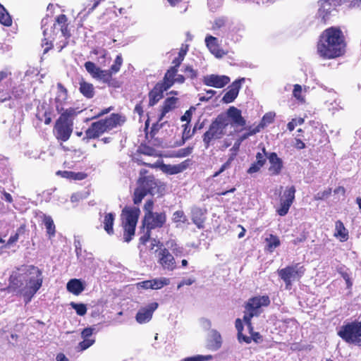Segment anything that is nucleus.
<instances>
[{
	"label": "nucleus",
	"mask_w": 361,
	"mask_h": 361,
	"mask_svg": "<svg viewBox=\"0 0 361 361\" xmlns=\"http://www.w3.org/2000/svg\"><path fill=\"white\" fill-rule=\"evenodd\" d=\"M42 281V271L37 267L22 266L10 276L8 290L16 295H23L27 303L41 288Z\"/></svg>",
	"instance_id": "f257e3e1"
},
{
	"label": "nucleus",
	"mask_w": 361,
	"mask_h": 361,
	"mask_svg": "<svg viewBox=\"0 0 361 361\" xmlns=\"http://www.w3.org/2000/svg\"><path fill=\"white\" fill-rule=\"evenodd\" d=\"M343 36L339 29L330 27L323 32L317 43V53L323 59H334L344 52Z\"/></svg>",
	"instance_id": "f03ea898"
},
{
	"label": "nucleus",
	"mask_w": 361,
	"mask_h": 361,
	"mask_svg": "<svg viewBox=\"0 0 361 361\" xmlns=\"http://www.w3.org/2000/svg\"><path fill=\"white\" fill-rule=\"evenodd\" d=\"M147 170L140 171V177L137 181V188L134 192L133 202L135 204H140L147 195H161L166 190V185L156 179L153 176H146Z\"/></svg>",
	"instance_id": "7ed1b4c3"
},
{
	"label": "nucleus",
	"mask_w": 361,
	"mask_h": 361,
	"mask_svg": "<svg viewBox=\"0 0 361 361\" xmlns=\"http://www.w3.org/2000/svg\"><path fill=\"white\" fill-rule=\"evenodd\" d=\"M80 111L68 108L63 111L57 119L54 126V133L58 140L67 141L73 131V118Z\"/></svg>",
	"instance_id": "20e7f679"
},
{
	"label": "nucleus",
	"mask_w": 361,
	"mask_h": 361,
	"mask_svg": "<svg viewBox=\"0 0 361 361\" xmlns=\"http://www.w3.org/2000/svg\"><path fill=\"white\" fill-rule=\"evenodd\" d=\"M228 121L224 115H219L209 125L208 130L202 135V141L206 149L213 145L226 134Z\"/></svg>",
	"instance_id": "39448f33"
},
{
	"label": "nucleus",
	"mask_w": 361,
	"mask_h": 361,
	"mask_svg": "<svg viewBox=\"0 0 361 361\" xmlns=\"http://www.w3.org/2000/svg\"><path fill=\"white\" fill-rule=\"evenodd\" d=\"M269 304L270 300L267 295L257 296L248 300L245 305L243 320L250 330H252L251 319L261 313L262 307H267Z\"/></svg>",
	"instance_id": "423d86ee"
},
{
	"label": "nucleus",
	"mask_w": 361,
	"mask_h": 361,
	"mask_svg": "<svg viewBox=\"0 0 361 361\" xmlns=\"http://www.w3.org/2000/svg\"><path fill=\"white\" fill-rule=\"evenodd\" d=\"M139 214L140 209L138 208L123 210L121 220L124 228L123 238L125 242L129 243L134 236Z\"/></svg>",
	"instance_id": "0eeeda50"
},
{
	"label": "nucleus",
	"mask_w": 361,
	"mask_h": 361,
	"mask_svg": "<svg viewBox=\"0 0 361 361\" xmlns=\"http://www.w3.org/2000/svg\"><path fill=\"white\" fill-rule=\"evenodd\" d=\"M166 220L165 213L155 212L151 216H145L142 221L143 231H145V234L140 238V243L145 244L146 242L150 238V231L152 229L161 228L164 226Z\"/></svg>",
	"instance_id": "6e6552de"
},
{
	"label": "nucleus",
	"mask_w": 361,
	"mask_h": 361,
	"mask_svg": "<svg viewBox=\"0 0 361 361\" xmlns=\"http://www.w3.org/2000/svg\"><path fill=\"white\" fill-rule=\"evenodd\" d=\"M338 334L347 343L361 345V321L351 322L343 326L338 331Z\"/></svg>",
	"instance_id": "1a4fd4ad"
},
{
	"label": "nucleus",
	"mask_w": 361,
	"mask_h": 361,
	"mask_svg": "<svg viewBox=\"0 0 361 361\" xmlns=\"http://www.w3.org/2000/svg\"><path fill=\"white\" fill-rule=\"evenodd\" d=\"M305 269L300 263H296L278 270L279 277L284 281L286 288H290L292 282L298 281L305 274Z\"/></svg>",
	"instance_id": "9d476101"
},
{
	"label": "nucleus",
	"mask_w": 361,
	"mask_h": 361,
	"mask_svg": "<svg viewBox=\"0 0 361 361\" xmlns=\"http://www.w3.org/2000/svg\"><path fill=\"white\" fill-rule=\"evenodd\" d=\"M158 263L163 269L173 271L176 269V262L174 256L169 250L161 245L156 251Z\"/></svg>",
	"instance_id": "9b49d317"
},
{
	"label": "nucleus",
	"mask_w": 361,
	"mask_h": 361,
	"mask_svg": "<svg viewBox=\"0 0 361 361\" xmlns=\"http://www.w3.org/2000/svg\"><path fill=\"white\" fill-rule=\"evenodd\" d=\"M295 188L294 186L286 188L280 199V207L277 209V214L283 216L287 214L288 210L295 200Z\"/></svg>",
	"instance_id": "f8f14e48"
},
{
	"label": "nucleus",
	"mask_w": 361,
	"mask_h": 361,
	"mask_svg": "<svg viewBox=\"0 0 361 361\" xmlns=\"http://www.w3.org/2000/svg\"><path fill=\"white\" fill-rule=\"evenodd\" d=\"M109 130L103 119L94 122L85 131V137L83 140L94 139L99 137L102 133L108 132Z\"/></svg>",
	"instance_id": "ddd939ff"
},
{
	"label": "nucleus",
	"mask_w": 361,
	"mask_h": 361,
	"mask_svg": "<svg viewBox=\"0 0 361 361\" xmlns=\"http://www.w3.org/2000/svg\"><path fill=\"white\" fill-rule=\"evenodd\" d=\"M226 116L228 126L231 121L234 126H244L246 124L245 118L242 116L241 111L235 106H230L226 114H221Z\"/></svg>",
	"instance_id": "4468645a"
},
{
	"label": "nucleus",
	"mask_w": 361,
	"mask_h": 361,
	"mask_svg": "<svg viewBox=\"0 0 361 361\" xmlns=\"http://www.w3.org/2000/svg\"><path fill=\"white\" fill-rule=\"evenodd\" d=\"M230 82V78L226 75H208L204 77V85L216 88H221Z\"/></svg>",
	"instance_id": "2eb2a0df"
},
{
	"label": "nucleus",
	"mask_w": 361,
	"mask_h": 361,
	"mask_svg": "<svg viewBox=\"0 0 361 361\" xmlns=\"http://www.w3.org/2000/svg\"><path fill=\"white\" fill-rule=\"evenodd\" d=\"M94 330V328L87 327L82 331L81 338L82 341L77 346L78 351L85 350L95 343V338L92 337Z\"/></svg>",
	"instance_id": "dca6fc26"
},
{
	"label": "nucleus",
	"mask_w": 361,
	"mask_h": 361,
	"mask_svg": "<svg viewBox=\"0 0 361 361\" xmlns=\"http://www.w3.org/2000/svg\"><path fill=\"white\" fill-rule=\"evenodd\" d=\"M244 82V78H242L233 82L232 84L228 87V92L223 97L222 102L226 104L233 102L237 97L239 90L241 88V85Z\"/></svg>",
	"instance_id": "f3484780"
},
{
	"label": "nucleus",
	"mask_w": 361,
	"mask_h": 361,
	"mask_svg": "<svg viewBox=\"0 0 361 361\" xmlns=\"http://www.w3.org/2000/svg\"><path fill=\"white\" fill-rule=\"evenodd\" d=\"M158 307L157 302H152L141 308L136 314V321L140 324L147 323L151 320L153 312Z\"/></svg>",
	"instance_id": "a211bd4d"
},
{
	"label": "nucleus",
	"mask_w": 361,
	"mask_h": 361,
	"mask_svg": "<svg viewBox=\"0 0 361 361\" xmlns=\"http://www.w3.org/2000/svg\"><path fill=\"white\" fill-rule=\"evenodd\" d=\"M57 89L58 91L55 98L56 109L59 113H62L65 111L63 105L68 99V92L61 83L57 84Z\"/></svg>",
	"instance_id": "6ab92c4d"
},
{
	"label": "nucleus",
	"mask_w": 361,
	"mask_h": 361,
	"mask_svg": "<svg viewBox=\"0 0 361 361\" xmlns=\"http://www.w3.org/2000/svg\"><path fill=\"white\" fill-rule=\"evenodd\" d=\"M205 43L211 53L216 57L221 58L226 55V52L219 48L217 38L212 35H207L205 37Z\"/></svg>",
	"instance_id": "aec40b11"
},
{
	"label": "nucleus",
	"mask_w": 361,
	"mask_h": 361,
	"mask_svg": "<svg viewBox=\"0 0 361 361\" xmlns=\"http://www.w3.org/2000/svg\"><path fill=\"white\" fill-rule=\"evenodd\" d=\"M191 219L193 224L199 228H204V222L206 221L205 212L199 207H192L191 209Z\"/></svg>",
	"instance_id": "412c9836"
},
{
	"label": "nucleus",
	"mask_w": 361,
	"mask_h": 361,
	"mask_svg": "<svg viewBox=\"0 0 361 361\" xmlns=\"http://www.w3.org/2000/svg\"><path fill=\"white\" fill-rule=\"evenodd\" d=\"M267 158L270 163V166L269 168L270 174L272 176L279 175L283 168L282 160L274 152L271 153Z\"/></svg>",
	"instance_id": "4be33fe9"
},
{
	"label": "nucleus",
	"mask_w": 361,
	"mask_h": 361,
	"mask_svg": "<svg viewBox=\"0 0 361 361\" xmlns=\"http://www.w3.org/2000/svg\"><path fill=\"white\" fill-rule=\"evenodd\" d=\"M42 29H43V35L44 39H42V47H44V53H47L51 47V39H52V27H49L47 26V23H44V20H42Z\"/></svg>",
	"instance_id": "5701e85b"
},
{
	"label": "nucleus",
	"mask_w": 361,
	"mask_h": 361,
	"mask_svg": "<svg viewBox=\"0 0 361 361\" xmlns=\"http://www.w3.org/2000/svg\"><path fill=\"white\" fill-rule=\"evenodd\" d=\"M103 120L109 131L123 124L126 121V118L118 114H112L109 117Z\"/></svg>",
	"instance_id": "b1692460"
},
{
	"label": "nucleus",
	"mask_w": 361,
	"mask_h": 361,
	"mask_svg": "<svg viewBox=\"0 0 361 361\" xmlns=\"http://www.w3.org/2000/svg\"><path fill=\"white\" fill-rule=\"evenodd\" d=\"M164 91H166V88L157 83L149 93V106L155 105L163 97Z\"/></svg>",
	"instance_id": "393cba45"
},
{
	"label": "nucleus",
	"mask_w": 361,
	"mask_h": 361,
	"mask_svg": "<svg viewBox=\"0 0 361 361\" xmlns=\"http://www.w3.org/2000/svg\"><path fill=\"white\" fill-rule=\"evenodd\" d=\"M56 23L54 24V29H56V27L58 26L59 30L61 31V36L65 37L66 40L70 36L68 30L67 17L66 15L61 14L56 18Z\"/></svg>",
	"instance_id": "a878e982"
},
{
	"label": "nucleus",
	"mask_w": 361,
	"mask_h": 361,
	"mask_svg": "<svg viewBox=\"0 0 361 361\" xmlns=\"http://www.w3.org/2000/svg\"><path fill=\"white\" fill-rule=\"evenodd\" d=\"M178 72V69L176 67H171L165 74L164 80L161 82H158L161 87L169 90L175 82V77Z\"/></svg>",
	"instance_id": "bb28decb"
},
{
	"label": "nucleus",
	"mask_w": 361,
	"mask_h": 361,
	"mask_svg": "<svg viewBox=\"0 0 361 361\" xmlns=\"http://www.w3.org/2000/svg\"><path fill=\"white\" fill-rule=\"evenodd\" d=\"M221 334L214 329H212L209 335L208 346L209 348L216 350L221 346Z\"/></svg>",
	"instance_id": "cd10ccee"
},
{
	"label": "nucleus",
	"mask_w": 361,
	"mask_h": 361,
	"mask_svg": "<svg viewBox=\"0 0 361 361\" xmlns=\"http://www.w3.org/2000/svg\"><path fill=\"white\" fill-rule=\"evenodd\" d=\"M186 166H187L184 162L176 165L164 164L160 166V169L166 174L174 175L183 171L186 169Z\"/></svg>",
	"instance_id": "c85d7f7f"
},
{
	"label": "nucleus",
	"mask_w": 361,
	"mask_h": 361,
	"mask_svg": "<svg viewBox=\"0 0 361 361\" xmlns=\"http://www.w3.org/2000/svg\"><path fill=\"white\" fill-rule=\"evenodd\" d=\"M66 288L68 292L75 295H78L84 290L85 286L80 280L73 279L67 283Z\"/></svg>",
	"instance_id": "c756f323"
},
{
	"label": "nucleus",
	"mask_w": 361,
	"mask_h": 361,
	"mask_svg": "<svg viewBox=\"0 0 361 361\" xmlns=\"http://www.w3.org/2000/svg\"><path fill=\"white\" fill-rule=\"evenodd\" d=\"M177 102H178V99L176 97L167 98L164 101L159 121H161L167 113L175 109L177 106Z\"/></svg>",
	"instance_id": "7c9ffc66"
},
{
	"label": "nucleus",
	"mask_w": 361,
	"mask_h": 361,
	"mask_svg": "<svg viewBox=\"0 0 361 361\" xmlns=\"http://www.w3.org/2000/svg\"><path fill=\"white\" fill-rule=\"evenodd\" d=\"M56 175L68 180H82L87 177V174L83 172H74L70 171H58L56 172Z\"/></svg>",
	"instance_id": "2f4dec72"
},
{
	"label": "nucleus",
	"mask_w": 361,
	"mask_h": 361,
	"mask_svg": "<svg viewBox=\"0 0 361 361\" xmlns=\"http://www.w3.org/2000/svg\"><path fill=\"white\" fill-rule=\"evenodd\" d=\"M80 93L87 98H92L94 95V88L92 84L81 80L79 82Z\"/></svg>",
	"instance_id": "473e14b6"
},
{
	"label": "nucleus",
	"mask_w": 361,
	"mask_h": 361,
	"mask_svg": "<svg viewBox=\"0 0 361 361\" xmlns=\"http://www.w3.org/2000/svg\"><path fill=\"white\" fill-rule=\"evenodd\" d=\"M348 231L345 228L343 222L337 221L335 224L334 236L339 238L341 241H345L348 239Z\"/></svg>",
	"instance_id": "72a5a7b5"
},
{
	"label": "nucleus",
	"mask_w": 361,
	"mask_h": 361,
	"mask_svg": "<svg viewBox=\"0 0 361 361\" xmlns=\"http://www.w3.org/2000/svg\"><path fill=\"white\" fill-rule=\"evenodd\" d=\"M166 245V248L170 250L176 257L184 256V248L178 245L174 240H168Z\"/></svg>",
	"instance_id": "f704fd0d"
},
{
	"label": "nucleus",
	"mask_w": 361,
	"mask_h": 361,
	"mask_svg": "<svg viewBox=\"0 0 361 361\" xmlns=\"http://www.w3.org/2000/svg\"><path fill=\"white\" fill-rule=\"evenodd\" d=\"M235 328L238 330V338L239 342L250 343L251 342V338L243 334L242 331L243 330V325L242 321L240 319H237L235 320Z\"/></svg>",
	"instance_id": "c9c22d12"
},
{
	"label": "nucleus",
	"mask_w": 361,
	"mask_h": 361,
	"mask_svg": "<svg viewBox=\"0 0 361 361\" xmlns=\"http://www.w3.org/2000/svg\"><path fill=\"white\" fill-rule=\"evenodd\" d=\"M114 216L113 213H108L105 215L104 219V228L109 235L114 233L113 225Z\"/></svg>",
	"instance_id": "e433bc0d"
},
{
	"label": "nucleus",
	"mask_w": 361,
	"mask_h": 361,
	"mask_svg": "<svg viewBox=\"0 0 361 361\" xmlns=\"http://www.w3.org/2000/svg\"><path fill=\"white\" fill-rule=\"evenodd\" d=\"M44 224L47 229V233L49 238L54 236L56 229L54 221L50 216H44L43 219Z\"/></svg>",
	"instance_id": "4c0bfd02"
},
{
	"label": "nucleus",
	"mask_w": 361,
	"mask_h": 361,
	"mask_svg": "<svg viewBox=\"0 0 361 361\" xmlns=\"http://www.w3.org/2000/svg\"><path fill=\"white\" fill-rule=\"evenodd\" d=\"M0 23L10 26L12 23L11 18L6 8L0 4Z\"/></svg>",
	"instance_id": "58836bf2"
},
{
	"label": "nucleus",
	"mask_w": 361,
	"mask_h": 361,
	"mask_svg": "<svg viewBox=\"0 0 361 361\" xmlns=\"http://www.w3.org/2000/svg\"><path fill=\"white\" fill-rule=\"evenodd\" d=\"M170 280L165 277L157 278L152 279V285L153 290H158L164 287V286L169 285Z\"/></svg>",
	"instance_id": "ea45409f"
},
{
	"label": "nucleus",
	"mask_w": 361,
	"mask_h": 361,
	"mask_svg": "<svg viewBox=\"0 0 361 361\" xmlns=\"http://www.w3.org/2000/svg\"><path fill=\"white\" fill-rule=\"evenodd\" d=\"M172 220L176 224H189L187 216L182 210H178L173 214Z\"/></svg>",
	"instance_id": "a19ab883"
},
{
	"label": "nucleus",
	"mask_w": 361,
	"mask_h": 361,
	"mask_svg": "<svg viewBox=\"0 0 361 361\" xmlns=\"http://www.w3.org/2000/svg\"><path fill=\"white\" fill-rule=\"evenodd\" d=\"M274 113L269 112L265 114L262 117L261 122L258 124V126L260 128L261 130L263 129L265 126L271 123L274 121Z\"/></svg>",
	"instance_id": "79ce46f5"
},
{
	"label": "nucleus",
	"mask_w": 361,
	"mask_h": 361,
	"mask_svg": "<svg viewBox=\"0 0 361 361\" xmlns=\"http://www.w3.org/2000/svg\"><path fill=\"white\" fill-rule=\"evenodd\" d=\"M266 240L267 242L268 248L271 252L280 245L279 238L272 234H270L269 236L266 238Z\"/></svg>",
	"instance_id": "37998d69"
},
{
	"label": "nucleus",
	"mask_w": 361,
	"mask_h": 361,
	"mask_svg": "<svg viewBox=\"0 0 361 361\" xmlns=\"http://www.w3.org/2000/svg\"><path fill=\"white\" fill-rule=\"evenodd\" d=\"M85 68L87 71L92 75L93 78H96L100 68H98L93 62L87 61L85 63Z\"/></svg>",
	"instance_id": "c03bdc74"
},
{
	"label": "nucleus",
	"mask_w": 361,
	"mask_h": 361,
	"mask_svg": "<svg viewBox=\"0 0 361 361\" xmlns=\"http://www.w3.org/2000/svg\"><path fill=\"white\" fill-rule=\"evenodd\" d=\"M71 307L75 310L76 313L80 316H83L87 312L86 305L82 303H71Z\"/></svg>",
	"instance_id": "a18cd8bd"
},
{
	"label": "nucleus",
	"mask_w": 361,
	"mask_h": 361,
	"mask_svg": "<svg viewBox=\"0 0 361 361\" xmlns=\"http://www.w3.org/2000/svg\"><path fill=\"white\" fill-rule=\"evenodd\" d=\"M123 63V58L121 54L118 55L114 61V64L111 66L110 71L111 73H116L119 71Z\"/></svg>",
	"instance_id": "49530a36"
},
{
	"label": "nucleus",
	"mask_w": 361,
	"mask_h": 361,
	"mask_svg": "<svg viewBox=\"0 0 361 361\" xmlns=\"http://www.w3.org/2000/svg\"><path fill=\"white\" fill-rule=\"evenodd\" d=\"M186 53H187V49L182 48L180 50V51L178 53V56L175 58L173 60L172 63L174 65L173 67H176L178 69V68L180 65L181 62L183 61L184 57H185Z\"/></svg>",
	"instance_id": "de8ad7c7"
},
{
	"label": "nucleus",
	"mask_w": 361,
	"mask_h": 361,
	"mask_svg": "<svg viewBox=\"0 0 361 361\" xmlns=\"http://www.w3.org/2000/svg\"><path fill=\"white\" fill-rule=\"evenodd\" d=\"M212 359V355H195L183 359L181 361H209Z\"/></svg>",
	"instance_id": "09e8293b"
},
{
	"label": "nucleus",
	"mask_w": 361,
	"mask_h": 361,
	"mask_svg": "<svg viewBox=\"0 0 361 361\" xmlns=\"http://www.w3.org/2000/svg\"><path fill=\"white\" fill-rule=\"evenodd\" d=\"M184 128L183 132V136H182V142L180 144V145H183L185 141L189 140L194 134L193 131L190 133V130L189 128L188 124H185L183 126Z\"/></svg>",
	"instance_id": "8fccbe9b"
},
{
	"label": "nucleus",
	"mask_w": 361,
	"mask_h": 361,
	"mask_svg": "<svg viewBox=\"0 0 361 361\" xmlns=\"http://www.w3.org/2000/svg\"><path fill=\"white\" fill-rule=\"evenodd\" d=\"M331 193V189L328 188L326 190H324V191H321L317 192L314 196V199L315 200H322L328 198Z\"/></svg>",
	"instance_id": "3c124183"
},
{
	"label": "nucleus",
	"mask_w": 361,
	"mask_h": 361,
	"mask_svg": "<svg viewBox=\"0 0 361 361\" xmlns=\"http://www.w3.org/2000/svg\"><path fill=\"white\" fill-rule=\"evenodd\" d=\"M193 150V147H188L185 148H182L178 149L176 152V157H185L188 155H190Z\"/></svg>",
	"instance_id": "603ef678"
},
{
	"label": "nucleus",
	"mask_w": 361,
	"mask_h": 361,
	"mask_svg": "<svg viewBox=\"0 0 361 361\" xmlns=\"http://www.w3.org/2000/svg\"><path fill=\"white\" fill-rule=\"evenodd\" d=\"M154 202L152 200H147L144 205L145 216H151L155 212H153Z\"/></svg>",
	"instance_id": "864d4df0"
},
{
	"label": "nucleus",
	"mask_w": 361,
	"mask_h": 361,
	"mask_svg": "<svg viewBox=\"0 0 361 361\" xmlns=\"http://www.w3.org/2000/svg\"><path fill=\"white\" fill-rule=\"evenodd\" d=\"M241 142H240L238 139L236 140V141L235 142V143L233 144V147L230 149V156L229 157H232L233 158V160L235 159L237 154H238V152L239 151V149H240V146L241 145Z\"/></svg>",
	"instance_id": "5fc2aeb1"
},
{
	"label": "nucleus",
	"mask_w": 361,
	"mask_h": 361,
	"mask_svg": "<svg viewBox=\"0 0 361 361\" xmlns=\"http://www.w3.org/2000/svg\"><path fill=\"white\" fill-rule=\"evenodd\" d=\"M111 76V73L109 71L100 69L95 78L102 80L103 81H108Z\"/></svg>",
	"instance_id": "6e6d98bb"
},
{
	"label": "nucleus",
	"mask_w": 361,
	"mask_h": 361,
	"mask_svg": "<svg viewBox=\"0 0 361 361\" xmlns=\"http://www.w3.org/2000/svg\"><path fill=\"white\" fill-rule=\"evenodd\" d=\"M219 145H218V149L220 151H225L228 147H229L232 142L230 139L226 138L223 140H219Z\"/></svg>",
	"instance_id": "4d7b16f0"
},
{
	"label": "nucleus",
	"mask_w": 361,
	"mask_h": 361,
	"mask_svg": "<svg viewBox=\"0 0 361 361\" xmlns=\"http://www.w3.org/2000/svg\"><path fill=\"white\" fill-rule=\"evenodd\" d=\"M304 123V119L302 118H293L291 121H290L288 125L287 128L290 131H293L296 126L301 125Z\"/></svg>",
	"instance_id": "13d9d810"
},
{
	"label": "nucleus",
	"mask_w": 361,
	"mask_h": 361,
	"mask_svg": "<svg viewBox=\"0 0 361 361\" xmlns=\"http://www.w3.org/2000/svg\"><path fill=\"white\" fill-rule=\"evenodd\" d=\"M264 165L258 163L257 161H255L254 163H252L251 164L250 167L247 169V172L249 174H252V173H257L260 170V169Z\"/></svg>",
	"instance_id": "bf43d9fd"
},
{
	"label": "nucleus",
	"mask_w": 361,
	"mask_h": 361,
	"mask_svg": "<svg viewBox=\"0 0 361 361\" xmlns=\"http://www.w3.org/2000/svg\"><path fill=\"white\" fill-rule=\"evenodd\" d=\"M301 93H302L301 85H298V84L295 85L293 91V94L294 97H295L298 100L303 101V98L302 97Z\"/></svg>",
	"instance_id": "052dcab7"
},
{
	"label": "nucleus",
	"mask_w": 361,
	"mask_h": 361,
	"mask_svg": "<svg viewBox=\"0 0 361 361\" xmlns=\"http://www.w3.org/2000/svg\"><path fill=\"white\" fill-rule=\"evenodd\" d=\"M247 328L250 334V336L249 337L251 338V341L253 340L255 343H259L262 341V336L258 332H254L252 328V330H250L247 326Z\"/></svg>",
	"instance_id": "680f3d73"
},
{
	"label": "nucleus",
	"mask_w": 361,
	"mask_h": 361,
	"mask_svg": "<svg viewBox=\"0 0 361 361\" xmlns=\"http://www.w3.org/2000/svg\"><path fill=\"white\" fill-rule=\"evenodd\" d=\"M266 152H265V149L263 148L262 149V152H258L256 154V161H257L258 163L262 164V165H264L265 162H266Z\"/></svg>",
	"instance_id": "e2e57ef3"
},
{
	"label": "nucleus",
	"mask_w": 361,
	"mask_h": 361,
	"mask_svg": "<svg viewBox=\"0 0 361 361\" xmlns=\"http://www.w3.org/2000/svg\"><path fill=\"white\" fill-rule=\"evenodd\" d=\"M184 72L188 78L191 79L195 78L197 76V72L191 66H187L185 68Z\"/></svg>",
	"instance_id": "0e129e2a"
},
{
	"label": "nucleus",
	"mask_w": 361,
	"mask_h": 361,
	"mask_svg": "<svg viewBox=\"0 0 361 361\" xmlns=\"http://www.w3.org/2000/svg\"><path fill=\"white\" fill-rule=\"evenodd\" d=\"M208 5L211 10H215L218 8L222 3L223 0H207Z\"/></svg>",
	"instance_id": "69168bd1"
},
{
	"label": "nucleus",
	"mask_w": 361,
	"mask_h": 361,
	"mask_svg": "<svg viewBox=\"0 0 361 361\" xmlns=\"http://www.w3.org/2000/svg\"><path fill=\"white\" fill-rule=\"evenodd\" d=\"M226 20L224 18H220L218 19H216L214 23V25L212 26V29H219L221 27H223L225 25Z\"/></svg>",
	"instance_id": "338daca9"
},
{
	"label": "nucleus",
	"mask_w": 361,
	"mask_h": 361,
	"mask_svg": "<svg viewBox=\"0 0 361 361\" xmlns=\"http://www.w3.org/2000/svg\"><path fill=\"white\" fill-rule=\"evenodd\" d=\"M137 286L138 288H142L144 289H152V280L140 282L137 284Z\"/></svg>",
	"instance_id": "774afa93"
}]
</instances>
